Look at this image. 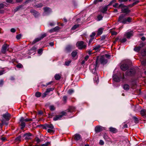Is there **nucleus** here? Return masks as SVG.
<instances>
[{"label": "nucleus", "mask_w": 146, "mask_h": 146, "mask_svg": "<svg viewBox=\"0 0 146 146\" xmlns=\"http://www.w3.org/2000/svg\"><path fill=\"white\" fill-rule=\"evenodd\" d=\"M135 73V69L134 68H132L127 70L126 74L127 76H132L134 75Z\"/></svg>", "instance_id": "423d86ee"}, {"label": "nucleus", "mask_w": 146, "mask_h": 146, "mask_svg": "<svg viewBox=\"0 0 146 146\" xmlns=\"http://www.w3.org/2000/svg\"><path fill=\"white\" fill-rule=\"evenodd\" d=\"M110 57V55L106 54L98 58L95 63L90 65V71L93 73H95L96 68L99 66V62H100L102 64H105L107 62V60L106 58H109Z\"/></svg>", "instance_id": "f257e3e1"}, {"label": "nucleus", "mask_w": 146, "mask_h": 146, "mask_svg": "<svg viewBox=\"0 0 146 146\" xmlns=\"http://www.w3.org/2000/svg\"><path fill=\"white\" fill-rule=\"evenodd\" d=\"M54 128L53 125L50 124H46L44 125L43 126V128L45 129H46L48 128H49L50 129H53Z\"/></svg>", "instance_id": "f8f14e48"}, {"label": "nucleus", "mask_w": 146, "mask_h": 146, "mask_svg": "<svg viewBox=\"0 0 146 146\" xmlns=\"http://www.w3.org/2000/svg\"><path fill=\"white\" fill-rule=\"evenodd\" d=\"M63 99L64 101L66 102V101L67 97L66 96H63Z\"/></svg>", "instance_id": "e2e57ef3"}, {"label": "nucleus", "mask_w": 146, "mask_h": 146, "mask_svg": "<svg viewBox=\"0 0 146 146\" xmlns=\"http://www.w3.org/2000/svg\"><path fill=\"white\" fill-rule=\"evenodd\" d=\"M103 30V29L102 28L99 29L98 31L97 35H101L102 33Z\"/></svg>", "instance_id": "393cba45"}, {"label": "nucleus", "mask_w": 146, "mask_h": 146, "mask_svg": "<svg viewBox=\"0 0 146 146\" xmlns=\"http://www.w3.org/2000/svg\"><path fill=\"white\" fill-rule=\"evenodd\" d=\"M98 20L99 21L102 20L103 18V16L101 15H99L97 17Z\"/></svg>", "instance_id": "c9c22d12"}, {"label": "nucleus", "mask_w": 146, "mask_h": 146, "mask_svg": "<svg viewBox=\"0 0 146 146\" xmlns=\"http://www.w3.org/2000/svg\"><path fill=\"white\" fill-rule=\"evenodd\" d=\"M99 143L100 145H103L104 144V142L102 140H100V141Z\"/></svg>", "instance_id": "13d9d810"}, {"label": "nucleus", "mask_w": 146, "mask_h": 146, "mask_svg": "<svg viewBox=\"0 0 146 146\" xmlns=\"http://www.w3.org/2000/svg\"><path fill=\"white\" fill-rule=\"evenodd\" d=\"M47 94H48L46 93V92H44V93H43L42 94V98H44L45 97H46V96Z\"/></svg>", "instance_id": "09e8293b"}, {"label": "nucleus", "mask_w": 146, "mask_h": 146, "mask_svg": "<svg viewBox=\"0 0 146 146\" xmlns=\"http://www.w3.org/2000/svg\"><path fill=\"white\" fill-rule=\"evenodd\" d=\"M21 35L19 34V35H17V36H16V37L17 38V39H19L21 37Z\"/></svg>", "instance_id": "0e129e2a"}, {"label": "nucleus", "mask_w": 146, "mask_h": 146, "mask_svg": "<svg viewBox=\"0 0 146 146\" xmlns=\"http://www.w3.org/2000/svg\"><path fill=\"white\" fill-rule=\"evenodd\" d=\"M104 128L101 126H97L95 128V131L96 132H99L104 130Z\"/></svg>", "instance_id": "9b49d317"}, {"label": "nucleus", "mask_w": 146, "mask_h": 146, "mask_svg": "<svg viewBox=\"0 0 146 146\" xmlns=\"http://www.w3.org/2000/svg\"><path fill=\"white\" fill-rule=\"evenodd\" d=\"M74 92V91L72 89H70L68 91V93L70 94H72Z\"/></svg>", "instance_id": "a19ab883"}, {"label": "nucleus", "mask_w": 146, "mask_h": 146, "mask_svg": "<svg viewBox=\"0 0 146 146\" xmlns=\"http://www.w3.org/2000/svg\"><path fill=\"white\" fill-rule=\"evenodd\" d=\"M141 114L143 116L146 115V110H142L141 111Z\"/></svg>", "instance_id": "cd10ccee"}, {"label": "nucleus", "mask_w": 146, "mask_h": 146, "mask_svg": "<svg viewBox=\"0 0 146 146\" xmlns=\"http://www.w3.org/2000/svg\"><path fill=\"white\" fill-rule=\"evenodd\" d=\"M46 36V34L45 33H44L40 37H38L35 38L32 42V44H35L36 42L40 40L41 39L45 37Z\"/></svg>", "instance_id": "6e6552de"}, {"label": "nucleus", "mask_w": 146, "mask_h": 146, "mask_svg": "<svg viewBox=\"0 0 146 146\" xmlns=\"http://www.w3.org/2000/svg\"><path fill=\"white\" fill-rule=\"evenodd\" d=\"M79 27V25H75L74 26L72 27V29L73 30H74L78 28Z\"/></svg>", "instance_id": "ea45409f"}, {"label": "nucleus", "mask_w": 146, "mask_h": 146, "mask_svg": "<svg viewBox=\"0 0 146 146\" xmlns=\"http://www.w3.org/2000/svg\"><path fill=\"white\" fill-rule=\"evenodd\" d=\"M9 47V45L6 44H5L3 45L2 49L1 50V52L3 54H5L7 50L8 51L9 49L8 47Z\"/></svg>", "instance_id": "0eeeda50"}, {"label": "nucleus", "mask_w": 146, "mask_h": 146, "mask_svg": "<svg viewBox=\"0 0 146 146\" xmlns=\"http://www.w3.org/2000/svg\"><path fill=\"white\" fill-rule=\"evenodd\" d=\"M123 88L124 90H127L129 88V86L128 84H125L124 85Z\"/></svg>", "instance_id": "4be33fe9"}, {"label": "nucleus", "mask_w": 146, "mask_h": 146, "mask_svg": "<svg viewBox=\"0 0 146 146\" xmlns=\"http://www.w3.org/2000/svg\"><path fill=\"white\" fill-rule=\"evenodd\" d=\"M54 31H56L59 29V28L58 27H56L54 28Z\"/></svg>", "instance_id": "6e6d98bb"}, {"label": "nucleus", "mask_w": 146, "mask_h": 146, "mask_svg": "<svg viewBox=\"0 0 146 146\" xmlns=\"http://www.w3.org/2000/svg\"><path fill=\"white\" fill-rule=\"evenodd\" d=\"M141 64L143 66H145L146 65V59H144L142 60L141 59Z\"/></svg>", "instance_id": "c85d7f7f"}, {"label": "nucleus", "mask_w": 146, "mask_h": 146, "mask_svg": "<svg viewBox=\"0 0 146 146\" xmlns=\"http://www.w3.org/2000/svg\"><path fill=\"white\" fill-rule=\"evenodd\" d=\"M36 141L37 143H39L40 142V140L38 137H36L35 138Z\"/></svg>", "instance_id": "3c124183"}, {"label": "nucleus", "mask_w": 146, "mask_h": 146, "mask_svg": "<svg viewBox=\"0 0 146 146\" xmlns=\"http://www.w3.org/2000/svg\"><path fill=\"white\" fill-rule=\"evenodd\" d=\"M121 69L122 70H125L129 68V66L126 64H123L121 65L120 66Z\"/></svg>", "instance_id": "ddd939ff"}, {"label": "nucleus", "mask_w": 146, "mask_h": 146, "mask_svg": "<svg viewBox=\"0 0 146 146\" xmlns=\"http://www.w3.org/2000/svg\"><path fill=\"white\" fill-rule=\"evenodd\" d=\"M1 121H2V123L3 124H5L6 125H7L8 124V123L6 122L4 119H3Z\"/></svg>", "instance_id": "49530a36"}, {"label": "nucleus", "mask_w": 146, "mask_h": 146, "mask_svg": "<svg viewBox=\"0 0 146 146\" xmlns=\"http://www.w3.org/2000/svg\"><path fill=\"white\" fill-rule=\"evenodd\" d=\"M133 32L132 31H130L126 32L125 34V35L127 38H129L130 37L133 36Z\"/></svg>", "instance_id": "2eb2a0df"}, {"label": "nucleus", "mask_w": 146, "mask_h": 146, "mask_svg": "<svg viewBox=\"0 0 146 146\" xmlns=\"http://www.w3.org/2000/svg\"><path fill=\"white\" fill-rule=\"evenodd\" d=\"M42 6V4H40L36 5V7L38 8L41 7Z\"/></svg>", "instance_id": "69168bd1"}, {"label": "nucleus", "mask_w": 146, "mask_h": 146, "mask_svg": "<svg viewBox=\"0 0 146 146\" xmlns=\"http://www.w3.org/2000/svg\"><path fill=\"white\" fill-rule=\"evenodd\" d=\"M50 144L49 142H47L46 143L42 144L41 146H48Z\"/></svg>", "instance_id": "de8ad7c7"}, {"label": "nucleus", "mask_w": 146, "mask_h": 146, "mask_svg": "<svg viewBox=\"0 0 146 146\" xmlns=\"http://www.w3.org/2000/svg\"><path fill=\"white\" fill-rule=\"evenodd\" d=\"M70 62H71V61H66L65 62V64L66 65L68 66L69 65V64Z\"/></svg>", "instance_id": "603ef678"}, {"label": "nucleus", "mask_w": 146, "mask_h": 146, "mask_svg": "<svg viewBox=\"0 0 146 146\" xmlns=\"http://www.w3.org/2000/svg\"><path fill=\"white\" fill-rule=\"evenodd\" d=\"M89 57V56L87 55L84 58V59L85 61H87Z\"/></svg>", "instance_id": "774afa93"}, {"label": "nucleus", "mask_w": 146, "mask_h": 146, "mask_svg": "<svg viewBox=\"0 0 146 146\" xmlns=\"http://www.w3.org/2000/svg\"><path fill=\"white\" fill-rule=\"evenodd\" d=\"M139 0H137V1H135L131 5V7H132L133 6L136 4L137 3H139Z\"/></svg>", "instance_id": "4c0bfd02"}, {"label": "nucleus", "mask_w": 146, "mask_h": 146, "mask_svg": "<svg viewBox=\"0 0 146 146\" xmlns=\"http://www.w3.org/2000/svg\"><path fill=\"white\" fill-rule=\"evenodd\" d=\"M109 5H108L102 8V10L101 11L103 13H105L107 10L108 8V7Z\"/></svg>", "instance_id": "412c9836"}, {"label": "nucleus", "mask_w": 146, "mask_h": 146, "mask_svg": "<svg viewBox=\"0 0 146 146\" xmlns=\"http://www.w3.org/2000/svg\"><path fill=\"white\" fill-rule=\"evenodd\" d=\"M38 13L37 12L35 11H33V15L35 16V17H36L38 15Z\"/></svg>", "instance_id": "58836bf2"}, {"label": "nucleus", "mask_w": 146, "mask_h": 146, "mask_svg": "<svg viewBox=\"0 0 146 146\" xmlns=\"http://www.w3.org/2000/svg\"><path fill=\"white\" fill-rule=\"evenodd\" d=\"M31 135L30 133H28L25 134L23 136L25 137V139L26 140H28L30 139V137Z\"/></svg>", "instance_id": "dca6fc26"}, {"label": "nucleus", "mask_w": 146, "mask_h": 146, "mask_svg": "<svg viewBox=\"0 0 146 146\" xmlns=\"http://www.w3.org/2000/svg\"><path fill=\"white\" fill-rule=\"evenodd\" d=\"M131 19L129 17H128L127 19L126 18L125 20H124L123 21V24H125L127 22H131Z\"/></svg>", "instance_id": "6ab92c4d"}, {"label": "nucleus", "mask_w": 146, "mask_h": 146, "mask_svg": "<svg viewBox=\"0 0 146 146\" xmlns=\"http://www.w3.org/2000/svg\"><path fill=\"white\" fill-rule=\"evenodd\" d=\"M54 89V88H48L46 89V93L47 94L49 93L50 91H52Z\"/></svg>", "instance_id": "bb28decb"}, {"label": "nucleus", "mask_w": 146, "mask_h": 146, "mask_svg": "<svg viewBox=\"0 0 146 146\" xmlns=\"http://www.w3.org/2000/svg\"><path fill=\"white\" fill-rule=\"evenodd\" d=\"M24 121H32V119H26L24 120Z\"/></svg>", "instance_id": "bf43d9fd"}, {"label": "nucleus", "mask_w": 146, "mask_h": 146, "mask_svg": "<svg viewBox=\"0 0 146 146\" xmlns=\"http://www.w3.org/2000/svg\"><path fill=\"white\" fill-rule=\"evenodd\" d=\"M119 77L116 74H114L113 76V79L116 82H119L121 80L123 81L124 78V74L123 73L122 75L120 73H119Z\"/></svg>", "instance_id": "7ed1b4c3"}, {"label": "nucleus", "mask_w": 146, "mask_h": 146, "mask_svg": "<svg viewBox=\"0 0 146 146\" xmlns=\"http://www.w3.org/2000/svg\"><path fill=\"white\" fill-rule=\"evenodd\" d=\"M96 34L95 32H93L92 33V34L90 35V36L91 38H94V37L96 35Z\"/></svg>", "instance_id": "79ce46f5"}, {"label": "nucleus", "mask_w": 146, "mask_h": 146, "mask_svg": "<svg viewBox=\"0 0 146 146\" xmlns=\"http://www.w3.org/2000/svg\"><path fill=\"white\" fill-rule=\"evenodd\" d=\"M21 136H19L15 139V141L16 142H19L21 141Z\"/></svg>", "instance_id": "473e14b6"}, {"label": "nucleus", "mask_w": 146, "mask_h": 146, "mask_svg": "<svg viewBox=\"0 0 146 146\" xmlns=\"http://www.w3.org/2000/svg\"><path fill=\"white\" fill-rule=\"evenodd\" d=\"M141 54L143 56L146 55V49H144L141 51Z\"/></svg>", "instance_id": "a878e982"}, {"label": "nucleus", "mask_w": 146, "mask_h": 146, "mask_svg": "<svg viewBox=\"0 0 146 146\" xmlns=\"http://www.w3.org/2000/svg\"><path fill=\"white\" fill-rule=\"evenodd\" d=\"M4 7V5L2 3H0V9L3 8Z\"/></svg>", "instance_id": "338daca9"}, {"label": "nucleus", "mask_w": 146, "mask_h": 146, "mask_svg": "<svg viewBox=\"0 0 146 146\" xmlns=\"http://www.w3.org/2000/svg\"><path fill=\"white\" fill-rule=\"evenodd\" d=\"M100 47V45H98L97 46H95L94 47L93 50L96 51H97L98 50Z\"/></svg>", "instance_id": "2f4dec72"}, {"label": "nucleus", "mask_w": 146, "mask_h": 146, "mask_svg": "<svg viewBox=\"0 0 146 146\" xmlns=\"http://www.w3.org/2000/svg\"><path fill=\"white\" fill-rule=\"evenodd\" d=\"M102 1V0H95L94 3L95 4L97 3L98 2H101Z\"/></svg>", "instance_id": "8fccbe9b"}, {"label": "nucleus", "mask_w": 146, "mask_h": 146, "mask_svg": "<svg viewBox=\"0 0 146 146\" xmlns=\"http://www.w3.org/2000/svg\"><path fill=\"white\" fill-rule=\"evenodd\" d=\"M4 118L6 120V121H9L11 115L8 112H6L5 114H3V115Z\"/></svg>", "instance_id": "1a4fd4ad"}, {"label": "nucleus", "mask_w": 146, "mask_h": 146, "mask_svg": "<svg viewBox=\"0 0 146 146\" xmlns=\"http://www.w3.org/2000/svg\"><path fill=\"white\" fill-rule=\"evenodd\" d=\"M11 31L12 33H15L16 31V30L14 28H12L11 29Z\"/></svg>", "instance_id": "680f3d73"}, {"label": "nucleus", "mask_w": 146, "mask_h": 146, "mask_svg": "<svg viewBox=\"0 0 146 146\" xmlns=\"http://www.w3.org/2000/svg\"><path fill=\"white\" fill-rule=\"evenodd\" d=\"M21 129H23L25 126V123L24 122H22L21 124Z\"/></svg>", "instance_id": "72a5a7b5"}, {"label": "nucleus", "mask_w": 146, "mask_h": 146, "mask_svg": "<svg viewBox=\"0 0 146 146\" xmlns=\"http://www.w3.org/2000/svg\"><path fill=\"white\" fill-rule=\"evenodd\" d=\"M42 52V49H39L38 51V54H41Z\"/></svg>", "instance_id": "a18cd8bd"}, {"label": "nucleus", "mask_w": 146, "mask_h": 146, "mask_svg": "<svg viewBox=\"0 0 146 146\" xmlns=\"http://www.w3.org/2000/svg\"><path fill=\"white\" fill-rule=\"evenodd\" d=\"M144 45V43H141V44L140 46H139L136 47L134 48V50L136 52H138L139 51L141 48Z\"/></svg>", "instance_id": "4468645a"}, {"label": "nucleus", "mask_w": 146, "mask_h": 146, "mask_svg": "<svg viewBox=\"0 0 146 146\" xmlns=\"http://www.w3.org/2000/svg\"><path fill=\"white\" fill-rule=\"evenodd\" d=\"M54 78L56 80H59L60 78V76L58 74H56Z\"/></svg>", "instance_id": "c756f323"}, {"label": "nucleus", "mask_w": 146, "mask_h": 146, "mask_svg": "<svg viewBox=\"0 0 146 146\" xmlns=\"http://www.w3.org/2000/svg\"><path fill=\"white\" fill-rule=\"evenodd\" d=\"M44 12L46 13H49L51 11L50 9L48 7H44Z\"/></svg>", "instance_id": "aec40b11"}, {"label": "nucleus", "mask_w": 146, "mask_h": 146, "mask_svg": "<svg viewBox=\"0 0 146 146\" xmlns=\"http://www.w3.org/2000/svg\"><path fill=\"white\" fill-rule=\"evenodd\" d=\"M77 52L76 51H73L72 53V55L73 57H75L77 55Z\"/></svg>", "instance_id": "e433bc0d"}, {"label": "nucleus", "mask_w": 146, "mask_h": 146, "mask_svg": "<svg viewBox=\"0 0 146 146\" xmlns=\"http://www.w3.org/2000/svg\"><path fill=\"white\" fill-rule=\"evenodd\" d=\"M109 129L110 131L113 133H115L117 132V129L115 128L112 127H110L109 128Z\"/></svg>", "instance_id": "5701e85b"}, {"label": "nucleus", "mask_w": 146, "mask_h": 146, "mask_svg": "<svg viewBox=\"0 0 146 146\" xmlns=\"http://www.w3.org/2000/svg\"><path fill=\"white\" fill-rule=\"evenodd\" d=\"M6 1L7 3H12V4H13L14 3L13 2L12 0H6Z\"/></svg>", "instance_id": "4d7b16f0"}, {"label": "nucleus", "mask_w": 146, "mask_h": 146, "mask_svg": "<svg viewBox=\"0 0 146 146\" xmlns=\"http://www.w3.org/2000/svg\"><path fill=\"white\" fill-rule=\"evenodd\" d=\"M72 48V46L71 45H68L66 47V49L67 51H70Z\"/></svg>", "instance_id": "b1692460"}, {"label": "nucleus", "mask_w": 146, "mask_h": 146, "mask_svg": "<svg viewBox=\"0 0 146 146\" xmlns=\"http://www.w3.org/2000/svg\"><path fill=\"white\" fill-rule=\"evenodd\" d=\"M119 7L121 8V11L123 13L127 14L130 12V10L128 9V8L122 4H120L119 5Z\"/></svg>", "instance_id": "39448f33"}, {"label": "nucleus", "mask_w": 146, "mask_h": 146, "mask_svg": "<svg viewBox=\"0 0 146 146\" xmlns=\"http://www.w3.org/2000/svg\"><path fill=\"white\" fill-rule=\"evenodd\" d=\"M81 138V136L80 135L78 134H76L75 135V137H74V139L76 140H79Z\"/></svg>", "instance_id": "a211bd4d"}, {"label": "nucleus", "mask_w": 146, "mask_h": 146, "mask_svg": "<svg viewBox=\"0 0 146 146\" xmlns=\"http://www.w3.org/2000/svg\"><path fill=\"white\" fill-rule=\"evenodd\" d=\"M125 14H122L119 17L118 19V21L120 22L121 23H123V21L124 20H125L126 18H125Z\"/></svg>", "instance_id": "9d476101"}, {"label": "nucleus", "mask_w": 146, "mask_h": 146, "mask_svg": "<svg viewBox=\"0 0 146 146\" xmlns=\"http://www.w3.org/2000/svg\"><path fill=\"white\" fill-rule=\"evenodd\" d=\"M76 46L80 49L85 48L87 46L86 44H84L83 41L78 42L76 44Z\"/></svg>", "instance_id": "20e7f679"}, {"label": "nucleus", "mask_w": 146, "mask_h": 146, "mask_svg": "<svg viewBox=\"0 0 146 146\" xmlns=\"http://www.w3.org/2000/svg\"><path fill=\"white\" fill-rule=\"evenodd\" d=\"M91 72H92V73L94 74V73H93L91 71ZM94 74H95V77L94 78V82L97 83H98L99 82V79L98 75L96 73V71L94 73Z\"/></svg>", "instance_id": "f3484780"}, {"label": "nucleus", "mask_w": 146, "mask_h": 146, "mask_svg": "<svg viewBox=\"0 0 146 146\" xmlns=\"http://www.w3.org/2000/svg\"><path fill=\"white\" fill-rule=\"evenodd\" d=\"M52 129H49L47 130V131L48 133H52L53 132V130H52Z\"/></svg>", "instance_id": "052dcab7"}, {"label": "nucleus", "mask_w": 146, "mask_h": 146, "mask_svg": "<svg viewBox=\"0 0 146 146\" xmlns=\"http://www.w3.org/2000/svg\"><path fill=\"white\" fill-rule=\"evenodd\" d=\"M55 107L53 105H50L49 106V109L51 111H54L55 110Z\"/></svg>", "instance_id": "7c9ffc66"}, {"label": "nucleus", "mask_w": 146, "mask_h": 146, "mask_svg": "<svg viewBox=\"0 0 146 146\" xmlns=\"http://www.w3.org/2000/svg\"><path fill=\"white\" fill-rule=\"evenodd\" d=\"M110 32L111 33L112 35H115L117 33V32L113 31H111Z\"/></svg>", "instance_id": "37998d69"}, {"label": "nucleus", "mask_w": 146, "mask_h": 146, "mask_svg": "<svg viewBox=\"0 0 146 146\" xmlns=\"http://www.w3.org/2000/svg\"><path fill=\"white\" fill-rule=\"evenodd\" d=\"M75 109L74 107H70L68 110L62 112L61 113V115H56L53 118V119L55 121L60 120L63 116L68 115L69 113H71L72 111H74Z\"/></svg>", "instance_id": "f03ea898"}, {"label": "nucleus", "mask_w": 146, "mask_h": 146, "mask_svg": "<svg viewBox=\"0 0 146 146\" xmlns=\"http://www.w3.org/2000/svg\"><path fill=\"white\" fill-rule=\"evenodd\" d=\"M17 67L19 68H22L23 66L21 64L19 63L17 65Z\"/></svg>", "instance_id": "c03bdc74"}, {"label": "nucleus", "mask_w": 146, "mask_h": 146, "mask_svg": "<svg viewBox=\"0 0 146 146\" xmlns=\"http://www.w3.org/2000/svg\"><path fill=\"white\" fill-rule=\"evenodd\" d=\"M41 93L39 92H37L35 93V96L37 97H40L41 96Z\"/></svg>", "instance_id": "f704fd0d"}, {"label": "nucleus", "mask_w": 146, "mask_h": 146, "mask_svg": "<svg viewBox=\"0 0 146 146\" xmlns=\"http://www.w3.org/2000/svg\"><path fill=\"white\" fill-rule=\"evenodd\" d=\"M116 2V0H113L111 1L110 3L108 5H110L112 4L113 3H115Z\"/></svg>", "instance_id": "5fc2aeb1"}, {"label": "nucleus", "mask_w": 146, "mask_h": 146, "mask_svg": "<svg viewBox=\"0 0 146 146\" xmlns=\"http://www.w3.org/2000/svg\"><path fill=\"white\" fill-rule=\"evenodd\" d=\"M126 41V39L125 38H123L121 40V41L122 42H125Z\"/></svg>", "instance_id": "864d4df0"}]
</instances>
